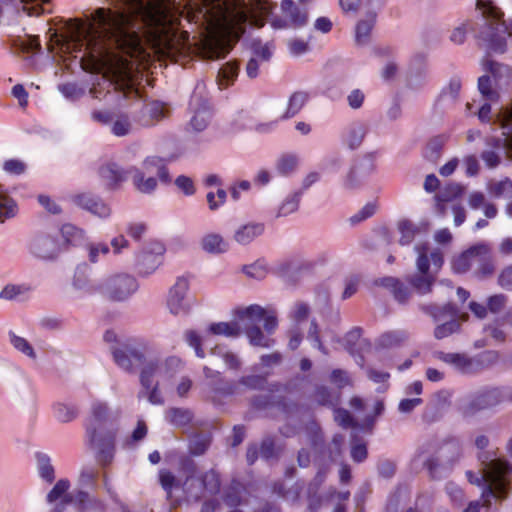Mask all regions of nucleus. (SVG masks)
<instances>
[{"label":"nucleus","mask_w":512,"mask_h":512,"mask_svg":"<svg viewBox=\"0 0 512 512\" xmlns=\"http://www.w3.org/2000/svg\"><path fill=\"white\" fill-rule=\"evenodd\" d=\"M407 282L420 295L428 294L432 291L435 282L434 274H414L407 278Z\"/></svg>","instance_id":"37"},{"label":"nucleus","mask_w":512,"mask_h":512,"mask_svg":"<svg viewBox=\"0 0 512 512\" xmlns=\"http://www.w3.org/2000/svg\"><path fill=\"white\" fill-rule=\"evenodd\" d=\"M411 467L415 471L426 469L430 478L438 479L440 462L437 459L436 444L428 441L419 445L411 458Z\"/></svg>","instance_id":"12"},{"label":"nucleus","mask_w":512,"mask_h":512,"mask_svg":"<svg viewBox=\"0 0 512 512\" xmlns=\"http://www.w3.org/2000/svg\"><path fill=\"white\" fill-rule=\"evenodd\" d=\"M476 8L481 12L483 24L477 38L486 49L503 53L506 50V37L512 38V22L503 19V13L497 7L477 0Z\"/></svg>","instance_id":"4"},{"label":"nucleus","mask_w":512,"mask_h":512,"mask_svg":"<svg viewBox=\"0 0 512 512\" xmlns=\"http://www.w3.org/2000/svg\"><path fill=\"white\" fill-rule=\"evenodd\" d=\"M437 459L440 468H452L463 455V446L459 439L448 438L440 445H436Z\"/></svg>","instance_id":"18"},{"label":"nucleus","mask_w":512,"mask_h":512,"mask_svg":"<svg viewBox=\"0 0 512 512\" xmlns=\"http://www.w3.org/2000/svg\"><path fill=\"white\" fill-rule=\"evenodd\" d=\"M129 172L131 173L132 182L139 192L151 193L156 189L157 180L155 177L145 176V173L136 167H130Z\"/></svg>","instance_id":"33"},{"label":"nucleus","mask_w":512,"mask_h":512,"mask_svg":"<svg viewBox=\"0 0 512 512\" xmlns=\"http://www.w3.org/2000/svg\"><path fill=\"white\" fill-rule=\"evenodd\" d=\"M189 290V281L185 277H178L175 284L171 287L167 299V306L173 315L185 314L189 310V305L185 301V296Z\"/></svg>","instance_id":"17"},{"label":"nucleus","mask_w":512,"mask_h":512,"mask_svg":"<svg viewBox=\"0 0 512 512\" xmlns=\"http://www.w3.org/2000/svg\"><path fill=\"white\" fill-rule=\"evenodd\" d=\"M211 110L209 106L204 103L199 108L195 109L194 115L190 120V126L196 132H201L206 129L211 120Z\"/></svg>","instance_id":"44"},{"label":"nucleus","mask_w":512,"mask_h":512,"mask_svg":"<svg viewBox=\"0 0 512 512\" xmlns=\"http://www.w3.org/2000/svg\"><path fill=\"white\" fill-rule=\"evenodd\" d=\"M263 223L250 222L239 226L233 235V239L240 245H248L264 233Z\"/></svg>","instance_id":"24"},{"label":"nucleus","mask_w":512,"mask_h":512,"mask_svg":"<svg viewBox=\"0 0 512 512\" xmlns=\"http://www.w3.org/2000/svg\"><path fill=\"white\" fill-rule=\"evenodd\" d=\"M202 250L209 254H222L228 250V243L218 233H207L200 240Z\"/></svg>","instance_id":"29"},{"label":"nucleus","mask_w":512,"mask_h":512,"mask_svg":"<svg viewBox=\"0 0 512 512\" xmlns=\"http://www.w3.org/2000/svg\"><path fill=\"white\" fill-rule=\"evenodd\" d=\"M312 398L321 406L333 407L338 404V395L325 385H317Z\"/></svg>","instance_id":"42"},{"label":"nucleus","mask_w":512,"mask_h":512,"mask_svg":"<svg viewBox=\"0 0 512 512\" xmlns=\"http://www.w3.org/2000/svg\"><path fill=\"white\" fill-rule=\"evenodd\" d=\"M435 356L462 375L478 374L498 360V354L495 351H483L474 356H469L466 353L439 351L435 353Z\"/></svg>","instance_id":"7"},{"label":"nucleus","mask_w":512,"mask_h":512,"mask_svg":"<svg viewBox=\"0 0 512 512\" xmlns=\"http://www.w3.org/2000/svg\"><path fill=\"white\" fill-rule=\"evenodd\" d=\"M99 176L108 188L114 189L125 181L131 173L114 162H108L99 168Z\"/></svg>","instance_id":"22"},{"label":"nucleus","mask_w":512,"mask_h":512,"mask_svg":"<svg viewBox=\"0 0 512 512\" xmlns=\"http://www.w3.org/2000/svg\"><path fill=\"white\" fill-rule=\"evenodd\" d=\"M408 339V333L404 330L387 331L377 339V346L381 348H392L400 345Z\"/></svg>","instance_id":"41"},{"label":"nucleus","mask_w":512,"mask_h":512,"mask_svg":"<svg viewBox=\"0 0 512 512\" xmlns=\"http://www.w3.org/2000/svg\"><path fill=\"white\" fill-rule=\"evenodd\" d=\"M28 250L31 255L41 260H52L60 251L58 240L48 233H37L28 242Z\"/></svg>","instance_id":"14"},{"label":"nucleus","mask_w":512,"mask_h":512,"mask_svg":"<svg viewBox=\"0 0 512 512\" xmlns=\"http://www.w3.org/2000/svg\"><path fill=\"white\" fill-rule=\"evenodd\" d=\"M109 349L119 368L126 372H134L135 368L144 363L147 345L127 341L121 345L110 346Z\"/></svg>","instance_id":"11"},{"label":"nucleus","mask_w":512,"mask_h":512,"mask_svg":"<svg viewBox=\"0 0 512 512\" xmlns=\"http://www.w3.org/2000/svg\"><path fill=\"white\" fill-rule=\"evenodd\" d=\"M496 121L502 129L504 140L502 141L497 137H488L485 141L487 148L480 154L482 161L489 169H494L500 165L502 152L505 148L512 151V106L503 108L497 115Z\"/></svg>","instance_id":"6"},{"label":"nucleus","mask_w":512,"mask_h":512,"mask_svg":"<svg viewBox=\"0 0 512 512\" xmlns=\"http://www.w3.org/2000/svg\"><path fill=\"white\" fill-rule=\"evenodd\" d=\"M375 23V15H369L367 19L360 20L355 29V41L358 45L368 42L371 30Z\"/></svg>","instance_id":"48"},{"label":"nucleus","mask_w":512,"mask_h":512,"mask_svg":"<svg viewBox=\"0 0 512 512\" xmlns=\"http://www.w3.org/2000/svg\"><path fill=\"white\" fill-rule=\"evenodd\" d=\"M259 450L260 456L267 461L275 459L278 456L275 440L272 436H266L262 439Z\"/></svg>","instance_id":"61"},{"label":"nucleus","mask_w":512,"mask_h":512,"mask_svg":"<svg viewBox=\"0 0 512 512\" xmlns=\"http://www.w3.org/2000/svg\"><path fill=\"white\" fill-rule=\"evenodd\" d=\"M309 443L315 450H320L323 446L324 440L321 429L317 423L311 422L306 427Z\"/></svg>","instance_id":"62"},{"label":"nucleus","mask_w":512,"mask_h":512,"mask_svg":"<svg viewBox=\"0 0 512 512\" xmlns=\"http://www.w3.org/2000/svg\"><path fill=\"white\" fill-rule=\"evenodd\" d=\"M301 197L302 191H296L292 194H289L280 205L277 212V217L287 216L297 211Z\"/></svg>","instance_id":"51"},{"label":"nucleus","mask_w":512,"mask_h":512,"mask_svg":"<svg viewBox=\"0 0 512 512\" xmlns=\"http://www.w3.org/2000/svg\"><path fill=\"white\" fill-rule=\"evenodd\" d=\"M242 270L248 277L257 280L265 278L268 272L266 263L263 260H257L253 264L245 265Z\"/></svg>","instance_id":"60"},{"label":"nucleus","mask_w":512,"mask_h":512,"mask_svg":"<svg viewBox=\"0 0 512 512\" xmlns=\"http://www.w3.org/2000/svg\"><path fill=\"white\" fill-rule=\"evenodd\" d=\"M161 361L153 359L147 362L144 361L140 373V383L145 389L152 387L153 378L160 377Z\"/></svg>","instance_id":"38"},{"label":"nucleus","mask_w":512,"mask_h":512,"mask_svg":"<svg viewBox=\"0 0 512 512\" xmlns=\"http://www.w3.org/2000/svg\"><path fill=\"white\" fill-rule=\"evenodd\" d=\"M185 367L184 361L177 356H169L161 361L160 378L162 381H171L176 374Z\"/></svg>","instance_id":"34"},{"label":"nucleus","mask_w":512,"mask_h":512,"mask_svg":"<svg viewBox=\"0 0 512 512\" xmlns=\"http://www.w3.org/2000/svg\"><path fill=\"white\" fill-rule=\"evenodd\" d=\"M35 457L40 477L46 482L52 483L55 480V470L52 466L51 458L43 452H37Z\"/></svg>","instance_id":"45"},{"label":"nucleus","mask_w":512,"mask_h":512,"mask_svg":"<svg viewBox=\"0 0 512 512\" xmlns=\"http://www.w3.org/2000/svg\"><path fill=\"white\" fill-rule=\"evenodd\" d=\"M98 476L97 468L93 466L83 467L77 480V489H82L83 491H87L86 489L95 490L98 487Z\"/></svg>","instance_id":"39"},{"label":"nucleus","mask_w":512,"mask_h":512,"mask_svg":"<svg viewBox=\"0 0 512 512\" xmlns=\"http://www.w3.org/2000/svg\"><path fill=\"white\" fill-rule=\"evenodd\" d=\"M221 488V478L219 472L211 468L199 474L195 480V483L188 488L186 496L195 500H199L204 492L210 495H216L219 493Z\"/></svg>","instance_id":"15"},{"label":"nucleus","mask_w":512,"mask_h":512,"mask_svg":"<svg viewBox=\"0 0 512 512\" xmlns=\"http://www.w3.org/2000/svg\"><path fill=\"white\" fill-rule=\"evenodd\" d=\"M479 252V244L470 247L453 261V270L456 273H465L475 266Z\"/></svg>","instance_id":"32"},{"label":"nucleus","mask_w":512,"mask_h":512,"mask_svg":"<svg viewBox=\"0 0 512 512\" xmlns=\"http://www.w3.org/2000/svg\"><path fill=\"white\" fill-rule=\"evenodd\" d=\"M398 228L401 234L399 243L401 245H409L414 240L417 228L407 220L400 222Z\"/></svg>","instance_id":"63"},{"label":"nucleus","mask_w":512,"mask_h":512,"mask_svg":"<svg viewBox=\"0 0 512 512\" xmlns=\"http://www.w3.org/2000/svg\"><path fill=\"white\" fill-rule=\"evenodd\" d=\"M132 128L129 117L125 114H121L117 116V118L112 121L111 132L118 137L126 136L130 133Z\"/></svg>","instance_id":"58"},{"label":"nucleus","mask_w":512,"mask_h":512,"mask_svg":"<svg viewBox=\"0 0 512 512\" xmlns=\"http://www.w3.org/2000/svg\"><path fill=\"white\" fill-rule=\"evenodd\" d=\"M244 331L252 346L271 348L275 344V340L266 336L259 325H246Z\"/></svg>","instance_id":"35"},{"label":"nucleus","mask_w":512,"mask_h":512,"mask_svg":"<svg viewBox=\"0 0 512 512\" xmlns=\"http://www.w3.org/2000/svg\"><path fill=\"white\" fill-rule=\"evenodd\" d=\"M97 289L110 301L124 302L138 291L139 283L132 274L118 272L106 277Z\"/></svg>","instance_id":"9"},{"label":"nucleus","mask_w":512,"mask_h":512,"mask_svg":"<svg viewBox=\"0 0 512 512\" xmlns=\"http://www.w3.org/2000/svg\"><path fill=\"white\" fill-rule=\"evenodd\" d=\"M54 416L58 421L67 423L76 418L77 410L74 406L58 403L54 405Z\"/></svg>","instance_id":"57"},{"label":"nucleus","mask_w":512,"mask_h":512,"mask_svg":"<svg viewBox=\"0 0 512 512\" xmlns=\"http://www.w3.org/2000/svg\"><path fill=\"white\" fill-rule=\"evenodd\" d=\"M374 168V163L370 158H364L355 162L344 179V188L354 190L360 187L362 180L371 174Z\"/></svg>","instance_id":"21"},{"label":"nucleus","mask_w":512,"mask_h":512,"mask_svg":"<svg viewBox=\"0 0 512 512\" xmlns=\"http://www.w3.org/2000/svg\"><path fill=\"white\" fill-rule=\"evenodd\" d=\"M505 400V387L485 386L463 399L459 403L458 411L464 418H470L480 411L500 405Z\"/></svg>","instance_id":"8"},{"label":"nucleus","mask_w":512,"mask_h":512,"mask_svg":"<svg viewBox=\"0 0 512 512\" xmlns=\"http://www.w3.org/2000/svg\"><path fill=\"white\" fill-rule=\"evenodd\" d=\"M168 110L165 105L159 101L144 103L140 110L134 114V121L140 126H153L161 119L165 118Z\"/></svg>","instance_id":"19"},{"label":"nucleus","mask_w":512,"mask_h":512,"mask_svg":"<svg viewBox=\"0 0 512 512\" xmlns=\"http://www.w3.org/2000/svg\"><path fill=\"white\" fill-rule=\"evenodd\" d=\"M165 249L162 244L155 243L150 249H144L138 256L136 269L140 276H149L162 264Z\"/></svg>","instance_id":"16"},{"label":"nucleus","mask_w":512,"mask_h":512,"mask_svg":"<svg viewBox=\"0 0 512 512\" xmlns=\"http://www.w3.org/2000/svg\"><path fill=\"white\" fill-rule=\"evenodd\" d=\"M266 310L257 304L250 305L246 308L238 309L236 316L239 321L246 325H258L265 317Z\"/></svg>","instance_id":"31"},{"label":"nucleus","mask_w":512,"mask_h":512,"mask_svg":"<svg viewBox=\"0 0 512 512\" xmlns=\"http://www.w3.org/2000/svg\"><path fill=\"white\" fill-rule=\"evenodd\" d=\"M476 273L481 277L490 276L494 272L490 248L487 244H479V252L475 262Z\"/></svg>","instance_id":"30"},{"label":"nucleus","mask_w":512,"mask_h":512,"mask_svg":"<svg viewBox=\"0 0 512 512\" xmlns=\"http://www.w3.org/2000/svg\"><path fill=\"white\" fill-rule=\"evenodd\" d=\"M267 380L261 375H247L242 376L236 384V393H239V386H244L249 390H263L266 386Z\"/></svg>","instance_id":"53"},{"label":"nucleus","mask_w":512,"mask_h":512,"mask_svg":"<svg viewBox=\"0 0 512 512\" xmlns=\"http://www.w3.org/2000/svg\"><path fill=\"white\" fill-rule=\"evenodd\" d=\"M209 332L214 335L236 338L241 334V327L238 322H218L209 326Z\"/></svg>","instance_id":"46"},{"label":"nucleus","mask_w":512,"mask_h":512,"mask_svg":"<svg viewBox=\"0 0 512 512\" xmlns=\"http://www.w3.org/2000/svg\"><path fill=\"white\" fill-rule=\"evenodd\" d=\"M309 99V94L304 91H296L294 92L288 101V107L285 112V118H291L295 116L305 105V103Z\"/></svg>","instance_id":"49"},{"label":"nucleus","mask_w":512,"mask_h":512,"mask_svg":"<svg viewBox=\"0 0 512 512\" xmlns=\"http://www.w3.org/2000/svg\"><path fill=\"white\" fill-rule=\"evenodd\" d=\"M211 354L220 356L229 369L238 370L241 366L239 357L235 353L227 351L222 347L216 346L212 348Z\"/></svg>","instance_id":"56"},{"label":"nucleus","mask_w":512,"mask_h":512,"mask_svg":"<svg viewBox=\"0 0 512 512\" xmlns=\"http://www.w3.org/2000/svg\"><path fill=\"white\" fill-rule=\"evenodd\" d=\"M204 376L207 379H215L216 381L212 383L211 390L216 395L221 396H230L234 395L237 390L236 384L234 382H227L223 378H221L220 372L215 371L207 366L203 368Z\"/></svg>","instance_id":"26"},{"label":"nucleus","mask_w":512,"mask_h":512,"mask_svg":"<svg viewBox=\"0 0 512 512\" xmlns=\"http://www.w3.org/2000/svg\"><path fill=\"white\" fill-rule=\"evenodd\" d=\"M181 14L199 30V54L209 60L229 53L231 30L249 17L245 0H188Z\"/></svg>","instance_id":"2"},{"label":"nucleus","mask_w":512,"mask_h":512,"mask_svg":"<svg viewBox=\"0 0 512 512\" xmlns=\"http://www.w3.org/2000/svg\"><path fill=\"white\" fill-rule=\"evenodd\" d=\"M239 73V66L236 62H227L218 72L217 81L221 89L227 88L234 83Z\"/></svg>","instance_id":"40"},{"label":"nucleus","mask_w":512,"mask_h":512,"mask_svg":"<svg viewBox=\"0 0 512 512\" xmlns=\"http://www.w3.org/2000/svg\"><path fill=\"white\" fill-rule=\"evenodd\" d=\"M159 481L161 487L167 494V498L171 497L173 488H181V483L183 482L178 480L171 471L166 469L159 472Z\"/></svg>","instance_id":"54"},{"label":"nucleus","mask_w":512,"mask_h":512,"mask_svg":"<svg viewBox=\"0 0 512 512\" xmlns=\"http://www.w3.org/2000/svg\"><path fill=\"white\" fill-rule=\"evenodd\" d=\"M489 193L500 198L505 194H512V181L509 178L491 183L488 187Z\"/></svg>","instance_id":"64"},{"label":"nucleus","mask_w":512,"mask_h":512,"mask_svg":"<svg viewBox=\"0 0 512 512\" xmlns=\"http://www.w3.org/2000/svg\"><path fill=\"white\" fill-rule=\"evenodd\" d=\"M122 9L98 8L92 22H75L72 37L83 40L90 57L109 60L114 49L142 61L150 54L147 46L158 48L166 42L168 12L157 3L126 0Z\"/></svg>","instance_id":"1"},{"label":"nucleus","mask_w":512,"mask_h":512,"mask_svg":"<svg viewBox=\"0 0 512 512\" xmlns=\"http://www.w3.org/2000/svg\"><path fill=\"white\" fill-rule=\"evenodd\" d=\"M179 471L185 476L181 489L186 494L197 478V463L189 456H182L178 461Z\"/></svg>","instance_id":"28"},{"label":"nucleus","mask_w":512,"mask_h":512,"mask_svg":"<svg viewBox=\"0 0 512 512\" xmlns=\"http://www.w3.org/2000/svg\"><path fill=\"white\" fill-rule=\"evenodd\" d=\"M495 455V452H479V473L466 472L469 483L482 488V505L486 508L507 498L512 476L511 463L505 458H495Z\"/></svg>","instance_id":"3"},{"label":"nucleus","mask_w":512,"mask_h":512,"mask_svg":"<svg viewBox=\"0 0 512 512\" xmlns=\"http://www.w3.org/2000/svg\"><path fill=\"white\" fill-rule=\"evenodd\" d=\"M368 131V126L363 121H353L348 124L343 133L342 141L351 150L357 149L363 142Z\"/></svg>","instance_id":"23"},{"label":"nucleus","mask_w":512,"mask_h":512,"mask_svg":"<svg viewBox=\"0 0 512 512\" xmlns=\"http://www.w3.org/2000/svg\"><path fill=\"white\" fill-rule=\"evenodd\" d=\"M69 488L70 481L68 479H60L47 494V502L49 503L60 500L53 512H64L66 506L69 504H73L78 510L83 511L93 502L94 499L90 496L88 491L75 489L73 492L69 493Z\"/></svg>","instance_id":"10"},{"label":"nucleus","mask_w":512,"mask_h":512,"mask_svg":"<svg viewBox=\"0 0 512 512\" xmlns=\"http://www.w3.org/2000/svg\"><path fill=\"white\" fill-rule=\"evenodd\" d=\"M166 420L176 427L187 426L193 418V414L186 408H170L165 414Z\"/></svg>","instance_id":"43"},{"label":"nucleus","mask_w":512,"mask_h":512,"mask_svg":"<svg viewBox=\"0 0 512 512\" xmlns=\"http://www.w3.org/2000/svg\"><path fill=\"white\" fill-rule=\"evenodd\" d=\"M9 41L15 53H39L41 51V44L37 36L24 34L23 36H13Z\"/></svg>","instance_id":"27"},{"label":"nucleus","mask_w":512,"mask_h":512,"mask_svg":"<svg viewBox=\"0 0 512 512\" xmlns=\"http://www.w3.org/2000/svg\"><path fill=\"white\" fill-rule=\"evenodd\" d=\"M141 172L145 173V176H158L161 182L169 183L171 181L168 169L165 165V162L162 158L157 156L147 157L141 169Z\"/></svg>","instance_id":"25"},{"label":"nucleus","mask_w":512,"mask_h":512,"mask_svg":"<svg viewBox=\"0 0 512 512\" xmlns=\"http://www.w3.org/2000/svg\"><path fill=\"white\" fill-rule=\"evenodd\" d=\"M10 342L15 349L25 354L29 358L35 359L36 354L32 345L23 337L17 336L15 333L10 332Z\"/></svg>","instance_id":"59"},{"label":"nucleus","mask_w":512,"mask_h":512,"mask_svg":"<svg viewBox=\"0 0 512 512\" xmlns=\"http://www.w3.org/2000/svg\"><path fill=\"white\" fill-rule=\"evenodd\" d=\"M61 234L66 243L72 245H78L82 243L85 238L84 230L72 224H64L61 227Z\"/></svg>","instance_id":"52"},{"label":"nucleus","mask_w":512,"mask_h":512,"mask_svg":"<svg viewBox=\"0 0 512 512\" xmlns=\"http://www.w3.org/2000/svg\"><path fill=\"white\" fill-rule=\"evenodd\" d=\"M244 486L238 481H232L224 495V502L229 507H237L242 504Z\"/></svg>","instance_id":"50"},{"label":"nucleus","mask_w":512,"mask_h":512,"mask_svg":"<svg viewBox=\"0 0 512 512\" xmlns=\"http://www.w3.org/2000/svg\"><path fill=\"white\" fill-rule=\"evenodd\" d=\"M109 418V409L106 403L95 402L92 405V418L86 426L90 442L98 449L99 461L102 465L111 463L114 455L115 433L107 431L102 435V427Z\"/></svg>","instance_id":"5"},{"label":"nucleus","mask_w":512,"mask_h":512,"mask_svg":"<svg viewBox=\"0 0 512 512\" xmlns=\"http://www.w3.org/2000/svg\"><path fill=\"white\" fill-rule=\"evenodd\" d=\"M299 164V157L295 153L281 154L275 163V169L281 176H289L294 173Z\"/></svg>","instance_id":"36"},{"label":"nucleus","mask_w":512,"mask_h":512,"mask_svg":"<svg viewBox=\"0 0 512 512\" xmlns=\"http://www.w3.org/2000/svg\"><path fill=\"white\" fill-rule=\"evenodd\" d=\"M211 444L210 436L206 434H195L188 442V451L191 456H202L206 453Z\"/></svg>","instance_id":"47"},{"label":"nucleus","mask_w":512,"mask_h":512,"mask_svg":"<svg viewBox=\"0 0 512 512\" xmlns=\"http://www.w3.org/2000/svg\"><path fill=\"white\" fill-rule=\"evenodd\" d=\"M72 202L78 207L89 211L100 218L111 215L110 207L101 198L90 193H80L72 196Z\"/></svg>","instance_id":"20"},{"label":"nucleus","mask_w":512,"mask_h":512,"mask_svg":"<svg viewBox=\"0 0 512 512\" xmlns=\"http://www.w3.org/2000/svg\"><path fill=\"white\" fill-rule=\"evenodd\" d=\"M478 89L486 101L495 102L499 98L498 92L493 89L492 79L489 75H483L478 79Z\"/></svg>","instance_id":"55"},{"label":"nucleus","mask_w":512,"mask_h":512,"mask_svg":"<svg viewBox=\"0 0 512 512\" xmlns=\"http://www.w3.org/2000/svg\"><path fill=\"white\" fill-rule=\"evenodd\" d=\"M282 17L275 18L272 22L275 28H293L299 29L308 23L307 9L299 8L293 0H282Z\"/></svg>","instance_id":"13"}]
</instances>
